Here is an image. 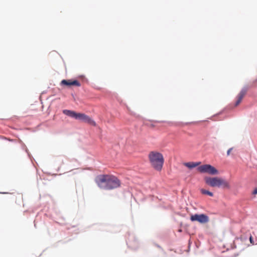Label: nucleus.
<instances>
[{
	"instance_id": "obj_1",
	"label": "nucleus",
	"mask_w": 257,
	"mask_h": 257,
	"mask_svg": "<svg viewBox=\"0 0 257 257\" xmlns=\"http://www.w3.org/2000/svg\"><path fill=\"white\" fill-rule=\"evenodd\" d=\"M95 182L100 188L105 189H113L120 186L119 180L113 176L99 175L96 178Z\"/></svg>"
},
{
	"instance_id": "obj_2",
	"label": "nucleus",
	"mask_w": 257,
	"mask_h": 257,
	"mask_svg": "<svg viewBox=\"0 0 257 257\" xmlns=\"http://www.w3.org/2000/svg\"><path fill=\"white\" fill-rule=\"evenodd\" d=\"M148 158L151 167L156 171L161 172L164 163L162 154L157 151H151L148 155Z\"/></svg>"
},
{
	"instance_id": "obj_3",
	"label": "nucleus",
	"mask_w": 257,
	"mask_h": 257,
	"mask_svg": "<svg viewBox=\"0 0 257 257\" xmlns=\"http://www.w3.org/2000/svg\"><path fill=\"white\" fill-rule=\"evenodd\" d=\"M205 183L211 187L222 188L229 189L230 185L225 179L218 177H205L204 178Z\"/></svg>"
},
{
	"instance_id": "obj_4",
	"label": "nucleus",
	"mask_w": 257,
	"mask_h": 257,
	"mask_svg": "<svg viewBox=\"0 0 257 257\" xmlns=\"http://www.w3.org/2000/svg\"><path fill=\"white\" fill-rule=\"evenodd\" d=\"M63 113L70 117L74 118L76 119L82 121L83 122L87 123L92 126H96V123L94 120H93L88 115H86L83 113H77L74 111L64 109L63 110Z\"/></svg>"
},
{
	"instance_id": "obj_5",
	"label": "nucleus",
	"mask_w": 257,
	"mask_h": 257,
	"mask_svg": "<svg viewBox=\"0 0 257 257\" xmlns=\"http://www.w3.org/2000/svg\"><path fill=\"white\" fill-rule=\"evenodd\" d=\"M198 171L202 173H208L211 175H217L218 171L213 166L209 165H203L197 168Z\"/></svg>"
},
{
	"instance_id": "obj_6",
	"label": "nucleus",
	"mask_w": 257,
	"mask_h": 257,
	"mask_svg": "<svg viewBox=\"0 0 257 257\" xmlns=\"http://www.w3.org/2000/svg\"><path fill=\"white\" fill-rule=\"evenodd\" d=\"M190 220L192 221H197L201 223H205L208 222L209 218L207 215L203 214H195L191 216Z\"/></svg>"
},
{
	"instance_id": "obj_7",
	"label": "nucleus",
	"mask_w": 257,
	"mask_h": 257,
	"mask_svg": "<svg viewBox=\"0 0 257 257\" xmlns=\"http://www.w3.org/2000/svg\"><path fill=\"white\" fill-rule=\"evenodd\" d=\"M248 90V87L247 86H245L242 88L240 92L238 93L237 96H236V100L235 103V106H237L238 105L240 102H241L243 98L246 94L247 91Z\"/></svg>"
},
{
	"instance_id": "obj_8",
	"label": "nucleus",
	"mask_w": 257,
	"mask_h": 257,
	"mask_svg": "<svg viewBox=\"0 0 257 257\" xmlns=\"http://www.w3.org/2000/svg\"><path fill=\"white\" fill-rule=\"evenodd\" d=\"M61 85H66L68 86H80L81 85L80 83L76 80H65L63 79L61 81Z\"/></svg>"
},
{
	"instance_id": "obj_9",
	"label": "nucleus",
	"mask_w": 257,
	"mask_h": 257,
	"mask_svg": "<svg viewBox=\"0 0 257 257\" xmlns=\"http://www.w3.org/2000/svg\"><path fill=\"white\" fill-rule=\"evenodd\" d=\"M200 164H201L200 162H191L185 163L184 164V165L186 167H188V168L192 169V168H193L198 166Z\"/></svg>"
},
{
	"instance_id": "obj_10",
	"label": "nucleus",
	"mask_w": 257,
	"mask_h": 257,
	"mask_svg": "<svg viewBox=\"0 0 257 257\" xmlns=\"http://www.w3.org/2000/svg\"><path fill=\"white\" fill-rule=\"evenodd\" d=\"M200 192L202 194H204V195H208L210 196H213V193L208 191V190H206L204 189H200Z\"/></svg>"
},
{
	"instance_id": "obj_11",
	"label": "nucleus",
	"mask_w": 257,
	"mask_h": 257,
	"mask_svg": "<svg viewBox=\"0 0 257 257\" xmlns=\"http://www.w3.org/2000/svg\"><path fill=\"white\" fill-rule=\"evenodd\" d=\"M233 148H231L230 149H229L227 152V156H229L230 154V152L232 150Z\"/></svg>"
},
{
	"instance_id": "obj_12",
	"label": "nucleus",
	"mask_w": 257,
	"mask_h": 257,
	"mask_svg": "<svg viewBox=\"0 0 257 257\" xmlns=\"http://www.w3.org/2000/svg\"><path fill=\"white\" fill-rule=\"evenodd\" d=\"M253 194H257V188H255V189L254 190V191H253Z\"/></svg>"
},
{
	"instance_id": "obj_13",
	"label": "nucleus",
	"mask_w": 257,
	"mask_h": 257,
	"mask_svg": "<svg viewBox=\"0 0 257 257\" xmlns=\"http://www.w3.org/2000/svg\"><path fill=\"white\" fill-rule=\"evenodd\" d=\"M249 240L250 241L251 243L252 242V236H250V238H249Z\"/></svg>"
}]
</instances>
